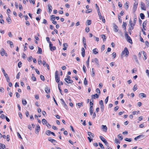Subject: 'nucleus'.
Here are the masks:
<instances>
[{
	"instance_id": "393cba45",
	"label": "nucleus",
	"mask_w": 149,
	"mask_h": 149,
	"mask_svg": "<svg viewBox=\"0 0 149 149\" xmlns=\"http://www.w3.org/2000/svg\"><path fill=\"white\" fill-rule=\"evenodd\" d=\"M5 148L6 146L4 144L0 143V149H1V148L4 149Z\"/></svg>"
},
{
	"instance_id": "9d476101",
	"label": "nucleus",
	"mask_w": 149,
	"mask_h": 149,
	"mask_svg": "<svg viewBox=\"0 0 149 149\" xmlns=\"http://www.w3.org/2000/svg\"><path fill=\"white\" fill-rule=\"evenodd\" d=\"M46 134L48 136L50 135V134H52L54 136H55V134L54 132H51L49 130H48L46 131Z\"/></svg>"
},
{
	"instance_id": "7ed1b4c3",
	"label": "nucleus",
	"mask_w": 149,
	"mask_h": 149,
	"mask_svg": "<svg viewBox=\"0 0 149 149\" xmlns=\"http://www.w3.org/2000/svg\"><path fill=\"white\" fill-rule=\"evenodd\" d=\"M99 137L100 139L104 143L105 145L108 147L109 146L108 145V143L107 141L102 136H100Z\"/></svg>"
},
{
	"instance_id": "e2e57ef3",
	"label": "nucleus",
	"mask_w": 149,
	"mask_h": 149,
	"mask_svg": "<svg viewBox=\"0 0 149 149\" xmlns=\"http://www.w3.org/2000/svg\"><path fill=\"white\" fill-rule=\"evenodd\" d=\"M20 74H21V73L20 72H19L17 74V75L16 76V78L17 79H19V76L20 75Z\"/></svg>"
},
{
	"instance_id": "f704fd0d",
	"label": "nucleus",
	"mask_w": 149,
	"mask_h": 149,
	"mask_svg": "<svg viewBox=\"0 0 149 149\" xmlns=\"http://www.w3.org/2000/svg\"><path fill=\"white\" fill-rule=\"evenodd\" d=\"M68 81L67 80V82H66L68 84H72L73 82V81L72 80L70 79H69Z\"/></svg>"
},
{
	"instance_id": "f03ea898",
	"label": "nucleus",
	"mask_w": 149,
	"mask_h": 149,
	"mask_svg": "<svg viewBox=\"0 0 149 149\" xmlns=\"http://www.w3.org/2000/svg\"><path fill=\"white\" fill-rule=\"evenodd\" d=\"M58 71L57 70L56 71L55 73V77L56 82L58 83L60 81V77L58 75Z\"/></svg>"
},
{
	"instance_id": "20e7f679",
	"label": "nucleus",
	"mask_w": 149,
	"mask_h": 149,
	"mask_svg": "<svg viewBox=\"0 0 149 149\" xmlns=\"http://www.w3.org/2000/svg\"><path fill=\"white\" fill-rule=\"evenodd\" d=\"M0 53L2 56H3L4 55L6 56H8L7 54L6 53L5 50L3 48L1 49Z\"/></svg>"
},
{
	"instance_id": "58836bf2",
	"label": "nucleus",
	"mask_w": 149,
	"mask_h": 149,
	"mask_svg": "<svg viewBox=\"0 0 149 149\" xmlns=\"http://www.w3.org/2000/svg\"><path fill=\"white\" fill-rule=\"evenodd\" d=\"M140 16L141 17V18L142 19H143L144 18L145 15L143 13H141L140 14Z\"/></svg>"
},
{
	"instance_id": "774afa93",
	"label": "nucleus",
	"mask_w": 149,
	"mask_h": 149,
	"mask_svg": "<svg viewBox=\"0 0 149 149\" xmlns=\"http://www.w3.org/2000/svg\"><path fill=\"white\" fill-rule=\"evenodd\" d=\"M136 84L133 87V90L134 91H135L137 89L136 86Z\"/></svg>"
},
{
	"instance_id": "2f4dec72",
	"label": "nucleus",
	"mask_w": 149,
	"mask_h": 149,
	"mask_svg": "<svg viewBox=\"0 0 149 149\" xmlns=\"http://www.w3.org/2000/svg\"><path fill=\"white\" fill-rule=\"evenodd\" d=\"M93 107H90V114L91 115H92V114L93 113Z\"/></svg>"
},
{
	"instance_id": "f8f14e48",
	"label": "nucleus",
	"mask_w": 149,
	"mask_h": 149,
	"mask_svg": "<svg viewBox=\"0 0 149 149\" xmlns=\"http://www.w3.org/2000/svg\"><path fill=\"white\" fill-rule=\"evenodd\" d=\"M138 5V3L137 2H135L134 4L133 10L134 11H135L137 9Z\"/></svg>"
},
{
	"instance_id": "9b49d317",
	"label": "nucleus",
	"mask_w": 149,
	"mask_h": 149,
	"mask_svg": "<svg viewBox=\"0 0 149 149\" xmlns=\"http://www.w3.org/2000/svg\"><path fill=\"white\" fill-rule=\"evenodd\" d=\"M129 24L131 26V29H134V26L135 25V24H134V23L133 24L132 22V20L130 19L129 20Z\"/></svg>"
},
{
	"instance_id": "c03bdc74",
	"label": "nucleus",
	"mask_w": 149,
	"mask_h": 149,
	"mask_svg": "<svg viewBox=\"0 0 149 149\" xmlns=\"http://www.w3.org/2000/svg\"><path fill=\"white\" fill-rule=\"evenodd\" d=\"M99 144L102 149H104V147L103 145L101 143L99 142Z\"/></svg>"
},
{
	"instance_id": "72a5a7b5",
	"label": "nucleus",
	"mask_w": 149,
	"mask_h": 149,
	"mask_svg": "<svg viewBox=\"0 0 149 149\" xmlns=\"http://www.w3.org/2000/svg\"><path fill=\"white\" fill-rule=\"evenodd\" d=\"M22 103L23 105H25L27 104V102L25 100L22 99Z\"/></svg>"
},
{
	"instance_id": "052dcab7",
	"label": "nucleus",
	"mask_w": 149,
	"mask_h": 149,
	"mask_svg": "<svg viewBox=\"0 0 149 149\" xmlns=\"http://www.w3.org/2000/svg\"><path fill=\"white\" fill-rule=\"evenodd\" d=\"M136 20H137V18H136V17L134 16V21H133L134 23V24H136Z\"/></svg>"
},
{
	"instance_id": "a18cd8bd",
	"label": "nucleus",
	"mask_w": 149,
	"mask_h": 149,
	"mask_svg": "<svg viewBox=\"0 0 149 149\" xmlns=\"http://www.w3.org/2000/svg\"><path fill=\"white\" fill-rule=\"evenodd\" d=\"M84 84L85 85H86L88 84V82L87 80H86V78H85L84 79Z\"/></svg>"
},
{
	"instance_id": "39448f33",
	"label": "nucleus",
	"mask_w": 149,
	"mask_h": 149,
	"mask_svg": "<svg viewBox=\"0 0 149 149\" xmlns=\"http://www.w3.org/2000/svg\"><path fill=\"white\" fill-rule=\"evenodd\" d=\"M49 47L50 50L52 51L56 50V47L55 46H52V44L51 42H49Z\"/></svg>"
},
{
	"instance_id": "49530a36",
	"label": "nucleus",
	"mask_w": 149,
	"mask_h": 149,
	"mask_svg": "<svg viewBox=\"0 0 149 149\" xmlns=\"http://www.w3.org/2000/svg\"><path fill=\"white\" fill-rule=\"evenodd\" d=\"M87 25H89L91 24V21L90 20H88L86 21Z\"/></svg>"
},
{
	"instance_id": "4c0bfd02",
	"label": "nucleus",
	"mask_w": 149,
	"mask_h": 149,
	"mask_svg": "<svg viewBox=\"0 0 149 149\" xmlns=\"http://www.w3.org/2000/svg\"><path fill=\"white\" fill-rule=\"evenodd\" d=\"M66 77L67 78H65L64 79V80L66 81L67 82V80H69V79H70L71 77H70L68 75H67Z\"/></svg>"
},
{
	"instance_id": "5fc2aeb1",
	"label": "nucleus",
	"mask_w": 149,
	"mask_h": 149,
	"mask_svg": "<svg viewBox=\"0 0 149 149\" xmlns=\"http://www.w3.org/2000/svg\"><path fill=\"white\" fill-rule=\"evenodd\" d=\"M146 6L148 7L149 6V0H146Z\"/></svg>"
},
{
	"instance_id": "680f3d73",
	"label": "nucleus",
	"mask_w": 149,
	"mask_h": 149,
	"mask_svg": "<svg viewBox=\"0 0 149 149\" xmlns=\"http://www.w3.org/2000/svg\"><path fill=\"white\" fill-rule=\"evenodd\" d=\"M40 77L41 79L43 81H44L45 80V77H44L43 75H40Z\"/></svg>"
},
{
	"instance_id": "5701e85b",
	"label": "nucleus",
	"mask_w": 149,
	"mask_h": 149,
	"mask_svg": "<svg viewBox=\"0 0 149 149\" xmlns=\"http://www.w3.org/2000/svg\"><path fill=\"white\" fill-rule=\"evenodd\" d=\"M48 9L49 10V12L50 13L52 11V7L51 6V5H50L49 4L48 5Z\"/></svg>"
},
{
	"instance_id": "ddd939ff",
	"label": "nucleus",
	"mask_w": 149,
	"mask_h": 149,
	"mask_svg": "<svg viewBox=\"0 0 149 149\" xmlns=\"http://www.w3.org/2000/svg\"><path fill=\"white\" fill-rule=\"evenodd\" d=\"M48 140L49 141L53 143L54 145H55V144H54V143H56L57 142L55 140L52 139L51 137L49 138H48Z\"/></svg>"
},
{
	"instance_id": "ea45409f",
	"label": "nucleus",
	"mask_w": 149,
	"mask_h": 149,
	"mask_svg": "<svg viewBox=\"0 0 149 149\" xmlns=\"http://www.w3.org/2000/svg\"><path fill=\"white\" fill-rule=\"evenodd\" d=\"M115 142L117 144H120V142L116 138H115Z\"/></svg>"
},
{
	"instance_id": "dca6fc26",
	"label": "nucleus",
	"mask_w": 149,
	"mask_h": 149,
	"mask_svg": "<svg viewBox=\"0 0 149 149\" xmlns=\"http://www.w3.org/2000/svg\"><path fill=\"white\" fill-rule=\"evenodd\" d=\"M38 50L37 52V53L38 54H41L42 53V49L39 47H38Z\"/></svg>"
},
{
	"instance_id": "4d7b16f0",
	"label": "nucleus",
	"mask_w": 149,
	"mask_h": 149,
	"mask_svg": "<svg viewBox=\"0 0 149 149\" xmlns=\"http://www.w3.org/2000/svg\"><path fill=\"white\" fill-rule=\"evenodd\" d=\"M22 63L21 61L19 62L18 64V66L19 68L21 67L22 66Z\"/></svg>"
},
{
	"instance_id": "f257e3e1",
	"label": "nucleus",
	"mask_w": 149,
	"mask_h": 149,
	"mask_svg": "<svg viewBox=\"0 0 149 149\" xmlns=\"http://www.w3.org/2000/svg\"><path fill=\"white\" fill-rule=\"evenodd\" d=\"M125 54V55L126 57L128 56L129 54V52L128 49L125 47V48L124 50L121 53V55L122 56L123 55Z\"/></svg>"
},
{
	"instance_id": "09e8293b",
	"label": "nucleus",
	"mask_w": 149,
	"mask_h": 149,
	"mask_svg": "<svg viewBox=\"0 0 149 149\" xmlns=\"http://www.w3.org/2000/svg\"><path fill=\"white\" fill-rule=\"evenodd\" d=\"M89 56L88 57V59H87V60L86 61V63L87 65V67H88V66L89 65Z\"/></svg>"
},
{
	"instance_id": "a878e982",
	"label": "nucleus",
	"mask_w": 149,
	"mask_h": 149,
	"mask_svg": "<svg viewBox=\"0 0 149 149\" xmlns=\"http://www.w3.org/2000/svg\"><path fill=\"white\" fill-rule=\"evenodd\" d=\"M101 36V38L103 39V41L104 42L106 41V37L104 35H102Z\"/></svg>"
},
{
	"instance_id": "e433bc0d",
	"label": "nucleus",
	"mask_w": 149,
	"mask_h": 149,
	"mask_svg": "<svg viewBox=\"0 0 149 149\" xmlns=\"http://www.w3.org/2000/svg\"><path fill=\"white\" fill-rule=\"evenodd\" d=\"M118 138H119L120 139V140L121 141V140H122L123 139V138L122 137V134H119L118 135Z\"/></svg>"
},
{
	"instance_id": "4468645a",
	"label": "nucleus",
	"mask_w": 149,
	"mask_h": 149,
	"mask_svg": "<svg viewBox=\"0 0 149 149\" xmlns=\"http://www.w3.org/2000/svg\"><path fill=\"white\" fill-rule=\"evenodd\" d=\"M147 22V20H145L143 23V28L145 30H146V29L145 28V27L146 26V24Z\"/></svg>"
},
{
	"instance_id": "c85d7f7f",
	"label": "nucleus",
	"mask_w": 149,
	"mask_h": 149,
	"mask_svg": "<svg viewBox=\"0 0 149 149\" xmlns=\"http://www.w3.org/2000/svg\"><path fill=\"white\" fill-rule=\"evenodd\" d=\"M7 42L8 43H9L10 45V46L11 47H12V46H13V43L12 42L10 41V40H8L7 41Z\"/></svg>"
},
{
	"instance_id": "6e6d98bb",
	"label": "nucleus",
	"mask_w": 149,
	"mask_h": 149,
	"mask_svg": "<svg viewBox=\"0 0 149 149\" xmlns=\"http://www.w3.org/2000/svg\"><path fill=\"white\" fill-rule=\"evenodd\" d=\"M143 55L144 56V60H146L147 59L146 55L145 52L144 51L143 52Z\"/></svg>"
},
{
	"instance_id": "3c124183",
	"label": "nucleus",
	"mask_w": 149,
	"mask_h": 149,
	"mask_svg": "<svg viewBox=\"0 0 149 149\" xmlns=\"http://www.w3.org/2000/svg\"><path fill=\"white\" fill-rule=\"evenodd\" d=\"M6 20L8 22H9V23H10L11 22V20L10 17H9L6 19Z\"/></svg>"
},
{
	"instance_id": "13d9d810",
	"label": "nucleus",
	"mask_w": 149,
	"mask_h": 149,
	"mask_svg": "<svg viewBox=\"0 0 149 149\" xmlns=\"http://www.w3.org/2000/svg\"><path fill=\"white\" fill-rule=\"evenodd\" d=\"M41 11V10L40 8H38L37 10V13H37V14H40Z\"/></svg>"
},
{
	"instance_id": "f3484780",
	"label": "nucleus",
	"mask_w": 149,
	"mask_h": 149,
	"mask_svg": "<svg viewBox=\"0 0 149 149\" xmlns=\"http://www.w3.org/2000/svg\"><path fill=\"white\" fill-rule=\"evenodd\" d=\"M102 129L103 130V131H104L105 132H106L107 129L106 126L105 125H102Z\"/></svg>"
},
{
	"instance_id": "cd10ccee",
	"label": "nucleus",
	"mask_w": 149,
	"mask_h": 149,
	"mask_svg": "<svg viewBox=\"0 0 149 149\" xmlns=\"http://www.w3.org/2000/svg\"><path fill=\"white\" fill-rule=\"evenodd\" d=\"M127 25V24L126 22H123L122 25V27L124 28V29L126 30V26Z\"/></svg>"
},
{
	"instance_id": "37998d69",
	"label": "nucleus",
	"mask_w": 149,
	"mask_h": 149,
	"mask_svg": "<svg viewBox=\"0 0 149 149\" xmlns=\"http://www.w3.org/2000/svg\"><path fill=\"white\" fill-rule=\"evenodd\" d=\"M92 11V10L91 9H87L86 11V13H91Z\"/></svg>"
},
{
	"instance_id": "c756f323",
	"label": "nucleus",
	"mask_w": 149,
	"mask_h": 149,
	"mask_svg": "<svg viewBox=\"0 0 149 149\" xmlns=\"http://www.w3.org/2000/svg\"><path fill=\"white\" fill-rule=\"evenodd\" d=\"M88 135L89 136H90V137H93L94 136V135L93 134H92L91 132H88Z\"/></svg>"
},
{
	"instance_id": "aec40b11",
	"label": "nucleus",
	"mask_w": 149,
	"mask_h": 149,
	"mask_svg": "<svg viewBox=\"0 0 149 149\" xmlns=\"http://www.w3.org/2000/svg\"><path fill=\"white\" fill-rule=\"evenodd\" d=\"M127 38V41L130 43V44H132V42L130 37L129 36Z\"/></svg>"
},
{
	"instance_id": "473e14b6",
	"label": "nucleus",
	"mask_w": 149,
	"mask_h": 149,
	"mask_svg": "<svg viewBox=\"0 0 149 149\" xmlns=\"http://www.w3.org/2000/svg\"><path fill=\"white\" fill-rule=\"evenodd\" d=\"M125 8L126 10H127L129 8V6L128 5V3L126 2L125 4Z\"/></svg>"
},
{
	"instance_id": "bb28decb",
	"label": "nucleus",
	"mask_w": 149,
	"mask_h": 149,
	"mask_svg": "<svg viewBox=\"0 0 149 149\" xmlns=\"http://www.w3.org/2000/svg\"><path fill=\"white\" fill-rule=\"evenodd\" d=\"M133 58H134V59L137 62V63H138V64H139V61L137 59L136 55H134L133 56Z\"/></svg>"
},
{
	"instance_id": "b1692460",
	"label": "nucleus",
	"mask_w": 149,
	"mask_h": 149,
	"mask_svg": "<svg viewBox=\"0 0 149 149\" xmlns=\"http://www.w3.org/2000/svg\"><path fill=\"white\" fill-rule=\"evenodd\" d=\"M97 48H95L93 50V53L95 54H97L98 53V52L97 51Z\"/></svg>"
},
{
	"instance_id": "a211bd4d",
	"label": "nucleus",
	"mask_w": 149,
	"mask_h": 149,
	"mask_svg": "<svg viewBox=\"0 0 149 149\" xmlns=\"http://www.w3.org/2000/svg\"><path fill=\"white\" fill-rule=\"evenodd\" d=\"M139 97H142V98L146 97V95L144 93H140L139 95Z\"/></svg>"
},
{
	"instance_id": "423d86ee",
	"label": "nucleus",
	"mask_w": 149,
	"mask_h": 149,
	"mask_svg": "<svg viewBox=\"0 0 149 149\" xmlns=\"http://www.w3.org/2000/svg\"><path fill=\"white\" fill-rule=\"evenodd\" d=\"M141 10H146V7L145 4L142 2H141Z\"/></svg>"
},
{
	"instance_id": "4be33fe9",
	"label": "nucleus",
	"mask_w": 149,
	"mask_h": 149,
	"mask_svg": "<svg viewBox=\"0 0 149 149\" xmlns=\"http://www.w3.org/2000/svg\"><path fill=\"white\" fill-rule=\"evenodd\" d=\"M94 68H92V69L91 73V75L92 77H93L95 75V73L94 72Z\"/></svg>"
},
{
	"instance_id": "69168bd1",
	"label": "nucleus",
	"mask_w": 149,
	"mask_h": 149,
	"mask_svg": "<svg viewBox=\"0 0 149 149\" xmlns=\"http://www.w3.org/2000/svg\"><path fill=\"white\" fill-rule=\"evenodd\" d=\"M96 91L98 94H100V91L99 88H97Z\"/></svg>"
},
{
	"instance_id": "412c9836",
	"label": "nucleus",
	"mask_w": 149,
	"mask_h": 149,
	"mask_svg": "<svg viewBox=\"0 0 149 149\" xmlns=\"http://www.w3.org/2000/svg\"><path fill=\"white\" fill-rule=\"evenodd\" d=\"M97 12L98 13L99 16L100 18V19H101V18L103 17L101 15V13L100 12V9H99L98 8V12Z\"/></svg>"
},
{
	"instance_id": "7c9ffc66",
	"label": "nucleus",
	"mask_w": 149,
	"mask_h": 149,
	"mask_svg": "<svg viewBox=\"0 0 149 149\" xmlns=\"http://www.w3.org/2000/svg\"><path fill=\"white\" fill-rule=\"evenodd\" d=\"M40 130V126L39 125H38L37 126L35 130L36 131L37 133H38L39 131Z\"/></svg>"
},
{
	"instance_id": "bf43d9fd",
	"label": "nucleus",
	"mask_w": 149,
	"mask_h": 149,
	"mask_svg": "<svg viewBox=\"0 0 149 149\" xmlns=\"http://www.w3.org/2000/svg\"><path fill=\"white\" fill-rule=\"evenodd\" d=\"M43 24H47V20L45 19H43V22H42Z\"/></svg>"
},
{
	"instance_id": "338daca9",
	"label": "nucleus",
	"mask_w": 149,
	"mask_h": 149,
	"mask_svg": "<svg viewBox=\"0 0 149 149\" xmlns=\"http://www.w3.org/2000/svg\"><path fill=\"white\" fill-rule=\"evenodd\" d=\"M109 96H107L106 99L105 100V103L106 104L108 102V99H109Z\"/></svg>"
},
{
	"instance_id": "864d4df0",
	"label": "nucleus",
	"mask_w": 149,
	"mask_h": 149,
	"mask_svg": "<svg viewBox=\"0 0 149 149\" xmlns=\"http://www.w3.org/2000/svg\"><path fill=\"white\" fill-rule=\"evenodd\" d=\"M31 78L34 81H36V77L34 76L33 74H32V77Z\"/></svg>"
},
{
	"instance_id": "603ef678",
	"label": "nucleus",
	"mask_w": 149,
	"mask_h": 149,
	"mask_svg": "<svg viewBox=\"0 0 149 149\" xmlns=\"http://www.w3.org/2000/svg\"><path fill=\"white\" fill-rule=\"evenodd\" d=\"M105 49V45H102V47H101V52L103 51Z\"/></svg>"
},
{
	"instance_id": "1a4fd4ad",
	"label": "nucleus",
	"mask_w": 149,
	"mask_h": 149,
	"mask_svg": "<svg viewBox=\"0 0 149 149\" xmlns=\"http://www.w3.org/2000/svg\"><path fill=\"white\" fill-rule=\"evenodd\" d=\"M113 25L114 28V31L115 32H117L118 30V26L114 23L113 24Z\"/></svg>"
},
{
	"instance_id": "8fccbe9b",
	"label": "nucleus",
	"mask_w": 149,
	"mask_h": 149,
	"mask_svg": "<svg viewBox=\"0 0 149 149\" xmlns=\"http://www.w3.org/2000/svg\"><path fill=\"white\" fill-rule=\"evenodd\" d=\"M83 70L85 73H86V67L84 65H83Z\"/></svg>"
},
{
	"instance_id": "de8ad7c7",
	"label": "nucleus",
	"mask_w": 149,
	"mask_h": 149,
	"mask_svg": "<svg viewBox=\"0 0 149 149\" xmlns=\"http://www.w3.org/2000/svg\"><path fill=\"white\" fill-rule=\"evenodd\" d=\"M125 141L128 142H131L132 141V139L131 138H126L125 139Z\"/></svg>"
},
{
	"instance_id": "6e6552de",
	"label": "nucleus",
	"mask_w": 149,
	"mask_h": 149,
	"mask_svg": "<svg viewBox=\"0 0 149 149\" xmlns=\"http://www.w3.org/2000/svg\"><path fill=\"white\" fill-rule=\"evenodd\" d=\"M61 100L62 102L61 104L63 106L67 109L68 110L67 106L65 102L64 101L63 99H61Z\"/></svg>"
},
{
	"instance_id": "a19ab883",
	"label": "nucleus",
	"mask_w": 149,
	"mask_h": 149,
	"mask_svg": "<svg viewBox=\"0 0 149 149\" xmlns=\"http://www.w3.org/2000/svg\"><path fill=\"white\" fill-rule=\"evenodd\" d=\"M137 136V138H138L139 139H142L145 136L143 134H141Z\"/></svg>"
},
{
	"instance_id": "0e129e2a",
	"label": "nucleus",
	"mask_w": 149,
	"mask_h": 149,
	"mask_svg": "<svg viewBox=\"0 0 149 149\" xmlns=\"http://www.w3.org/2000/svg\"><path fill=\"white\" fill-rule=\"evenodd\" d=\"M121 17L119 15H118V18L119 21L120 23H122V19H120Z\"/></svg>"
},
{
	"instance_id": "79ce46f5",
	"label": "nucleus",
	"mask_w": 149,
	"mask_h": 149,
	"mask_svg": "<svg viewBox=\"0 0 149 149\" xmlns=\"http://www.w3.org/2000/svg\"><path fill=\"white\" fill-rule=\"evenodd\" d=\"M42 122L43 124H47V120L45 119H43L42 120Z\"/></svg>"
},
{
	"instance_id": "0eeeda50",
	"label": "nucleus",
	"mask_w": 149,
	"mask_h": 149,
	"mask_svg": "<svg viewBox=\"0 0 149 149\" xmlns=\"http://www.w3.org/2000/svg\"><path fill=\"white\" fill-rule=\"evenodd\" d=\"M92 62H94L95 63L96 65H97V66L98 67H99L100 66V64H99V61L97 59V58H95L94 60H93L92 61Z\"/></svg>"
},
{
	"instance_id": "2eb2a0df",
	"label": "nucleus",
	"mask_w": 149,
	"mask_h": 149,
	"mask_svg": "<svg viewBox=\"0 0 149 149\" xmlns=\"http://www.w3.org/2000/svg\"><path fill=\"white\" fill-rule=\"evenodd\" d=\"M91 97L94 98L95 99V97L96 98H98L99 97V95L97 93L94 95H91Z\"/></svg>"
},
{
	"instance_id": "c9c22d12",
	"label": "nucleus",
	"mask_w": 149,
	"mask_h": 149,
	"mask_svg": "<svg viewBox=\"0 0 149 149\" xmlns=\"http://www.w3.org/2000/svg\"><path fill=\"white\" fill-rule=\"evenodd\" d=\"M55 17H54V15H52L51 16V20L52 21H54L55 19Z\"/></svg>"
},
{
	"instance_id": "6ab92c4d",
	"label": "nucleus",
	"mask_w": 149,
	"mask_h": 149,
	"mask_svg": "<svg viewBox=\"0 0 149 149\" xmlns=\"http://www.w3.org/2000/svg\"><path fill=\"white\" fill-rule=\"evenodd\" d=\"M45 91L47 93H50V90L49 88L47 87L45 88Z\"/></svg>"
}]
</instances>
